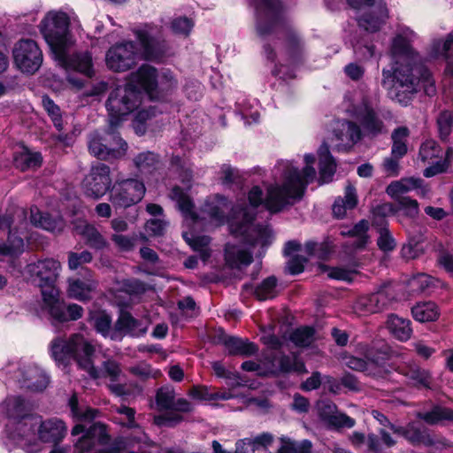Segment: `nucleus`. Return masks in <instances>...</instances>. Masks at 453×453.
I'll return each mask as SVG.
<instances>
[{
    "instance_id": "obj_41",
    "label": "nucleus",
    "mask_w": 453,
    "mask_h": 453,
    "mask_svg": "<svg viewBox=\"0 0 453 453\" xmlns=\"http://www.w3.org/2000/svg\"><path fill=\"white\" fill-rule=\"evenodd\" d=\"M173 200L178 203L179 210L185 217H190L192 220L198 219V216L193 211V203L187 193L179 187H174L170 194Z\"/></svg>"
},
{
    "instance_id": "obj_35",
    "label": "nucleus",
    "mask_w": 453,
    "mask_h": 453,
    "mask_svg": "<svg viewBox=\"0 0 453 453\" xmlns=\"http://www.w3.org/2000/svg\"><path fill=\"white\" fill-rule=\"evenodd\" d=\"M387 326L390 334L399 341L405 342L411 336L412 329L409 319L391 314L388 319Z\"/></svg>"
},
{
    "instance_id": "obj_38",
    "label": "nucleus",
    "mask_w": 453,
    "mask_h": 453,
    "mask_svg": "<svg viewBox=\"0 0 453 453\" xmlns=\"http://www.w3.org/2000/svg\"><path fill=\"white\" fill-rule=\"evenodd\" d=\"M422 180L419 178H403L399 180L390 183L387 188V193L394 199L405 197L403 194L418 188L421 186Z\"/></svg>"
},
{
    "instance_id": "obj_59",
    "label": "nucleus",
    "mask_w": 453,
    "mask_h": 453,
    "mask_svg": "<svg viewBox=\"0 0 453 453\" xmlns=\"http://www.w3.org/2000/svg\"><path fill=\"white\" fill-rule=\"evenodd\" d=\"M69 406L73 417L78 420H88L94 418L95 417L94 411L92 409H83L82 407L79 406L76 395H73L69 399Z\"/></svg>"
},
{
    "instance_id": "obj_23",
    "label": "nucleus",
    "mask_w": 453,
    "mask_h": 453,
    "mask_svg": "<svg viewBox=\"0 0 453 453\" xmlns=\"http://www.w3.org/2000/svg\"><path fill=\"white\" fill-rule=\"evenodd\" d=\"M66 434L65 423L58 418L42 421L38 428V437L42 442L57 444L65 438Z\"/></svg>"
},
{
    "instance_id": "obj_56",
    "label": "nucleus",
    "mask_w": 453,
    "mask_h": 453,
    "mask_svg": "<svg viewBox=\"0 0 453 453\" xmlns=\"http://www.w3.org/2000/svg\"><path fill=\"white\" fill-rule=\"evenodd\" d=\"M396 212L395 204L385 203L378 204L372 210L373 223L380 226H386L384 218Z\"/></svg>"
},
{
    "instance_id": "obj_48",
    "label": "nucleus",
    "mask_w": 453,
    "mask_h": 453,
    "mask_svg": "<svg viewBox=\"0 0 453 453\" xmlns=\"http://www.w3.org/2000/svg\"><path fill=\"white\" fill-rule=\"evenodd\" d=\"M277 280L271 276L264 280L255 289V295L259 300L271 299L277 295Z\"/></svg>"
},
{
    "instance_id": "obj_50",
    "label": "nucleus",
    "mask_w": 453,
    "mask_h": 453,
    "mask_svg": "<svg viewBox=\"0 0 453 453\" xmlns=\"http://www.w3.org/2000/svg\"><path fill=\"white\" fill-rule=\"evenodd\" d=\"M42 104L45 111L48 112L49 116L51 118V120L55 127L58 131L63 130L64 125L61 117L60 108L48 96H43L42 97Z\"/></svg>"
},
{
    "instance_id": "obj_40",
    "label": "nucleus",
    "mask_w": 453,
    "mask_h": 453,
    "mask_svg": "<svg viewBox=\"0 0 453 453\" xmlns=\"http://www.w3.org/2000/svg\"><path fill=\"white\" fill-rule=\"evenodd\" d=\"M134 164L140 173L147 175L158 169L160 161L155 153L145 151L134 157Z\"/></svg>"
},
{
    "instance_id": "obj_17",
    "label": "nucleus",
    "mask_w": 453,
    "mask_h": 453,
    "mask_svg": "<svg viewBox=\"0 0 453 453\" xmlns=\"http://www.w3.org/2000/svg\"><path fill=\"white\" fill-rule=\"evenodd\" d=\"M393 299V295L388 287H382L378 291L360 296L354 306L359 315H367L380 312L388 307Z\"/></svg>"
},
{
    "instance_id": "obj_63",
    "label": "nucleus",
    "mask_w": 453,
    "mask_h": 453,
    "mask_svg": "<svg viewBox=\"0 0 453 453\" xmlns=\"http://www.w3.org/2000/svg\"><path fill=\"white\" fill-rule=\"evenodd\" d=\"M329 425L335 427H347L351 428L355 426V419L347 416L344 413L334 412L333 415L327 417Z\"/></svg>"
},
{
    "instance_id": "obj_8",
    "label": "nucleus",
    "mask_w": 453,
    "mask_h": 453,
    "mask_svg": "<svg viewBox=\"0 0 453 453\" xmlns=\"http://www.w3.org/2000/svg\"><path fill=\"white\" fill-rule=\"evenodd\" d=\"M141 97L142 88L137 82L132 81V74L125 86L118 87L111 92L106 102L111 129L117 127L125 116L138 107Z\"/></svg>"
},
{
    "instance_id": "obj_32",
    "label": "nucleus",
    "mask_w": 453,
    "mask_h": 453,
    "mask_svg": "<svg viewBox=\"0 0 453 453\" xmlns=\"http://www.w3.org/2000/svg\"><path fill=\"white\" fill-rule=\"evenodd\" d=\"M319 157V184L327 183L332 180L336 170L334 159L329 152V148L323 143L318 151Z\"/></svg>"
},
{
    "instance_id": "obj_33",
    "label": "nucleus",
    "mask_w": 453,
    "mask_h": 453,
    "mask_svg": "<svg viewBox=\"0 0 453 453\" xmlns=\"http://www.w3.org/2000/svg\"><path fill=\"white\" fill-rule=\"evenodd\" d=\"M368 229L369 222L365 219H362L350 229H342L341 234L342 236L348 235L352 237L354 241L351 242V246L354 250H360L365 248L369 242L370 237L367 234Z\"/></svg>"
},
{
    "instance_id": "obj_31",
    "label": "nucleus",
    "mask_w": 453,
    "mask_h": 453,
    "mask_svg": "<svg viewBox=\"0 0 453 453\" xmlns=\"http://www.w3.org/2000/svg\"><path fill=\"white\" fill-rule=\"evenodd\" d=\"M31 223L38 227L58 234L63 231L65 222L61 218L52 219L49 214L42 213L36 207H32L30 210Z\"/></svg>"
},
{
    "instance_id": "obj_9",
    "label": "nucleus",
    "mask_w": 453,
    "mask_h": 453,
    "mask_svg": "<svg viewBox=\"0 0 453 453\" xmlns=\"http://www.w3.org/2000/svg\"><path fill=\"white\" fill-rule=\"evenodd\" d=\"M88 150L102 160L116 159L126 154L127 143L113 130L107 132L104 137L95 132L89 136Z\"/></svg>"
},
{
    "instance_id": "obj_3",
    "label": "nucleus",
    "mask_w": 453,
    "mask_h": 453,
    "mask_svg": "<svg viewBox=\"0 0 453 453\" xmlns=\"http://www.w3.org/2000/svg\"><path fill=\"white\" fill-rule=\"evenodd\" d=\"M71 23L81 27L76 14L68 15L61 11H50L40 22L39 28L54 59L60 66L91 77L94 73L91 55L88 52L70 55V50L75 43L69 30Z\"/></svg>"
},
{
    "instance_id": "obj_45",
    "label": "nucleus",
    "mask_w": 453,
    "mask_h": 453,
    "mask_svg": "<svg viewBox=\"0 0 453 453\" xmlns=\"http://www.w3.org/2000/svg\"><path fill=\"white\" fill-rule=\"evenodd\" d=\"M417 416L430 425L442 420L453 421V411L441 406H435L430 411L418 412Z\"/></svg>"
},
{
    "instance_id": "obj_25",
    "label": "nucleus",
    "mask_w": 453,
    "mask_h": 453,
    "mask_svg": "<svg viewBox=\"0 0 453 453\" xmlns=\"http://www.w3.org/2000/svg\"><path fill=\"white\" fill-rule=\"evenodd\" d=\"M75 233L82 236L88 246L96 250H104L108 248V241L102 234L92 225L86 221L79 220L74 224Z\"/></svg>"
},
{
    "instance_id": "obj_21",
    "label": "nucleus",
    "mask_w": 453,
    "mask_h": 453,
    "mask_svg": "<svg viewBox=\"0 0 453 453\" xmlns=\"http://www.w3.org/2000/svg\"><path fill=\"white\" fill-rule=\"evenodd\" d=\"M230 205L226 197L217 195L214 198L206 201L202 209V219L209 220L215 225L225 222Z\"/></svg>"
},
{
    "instance_id": "obj_61",
    "label": "nucleus",
    "mask_w": 453,
    "mask_h": 453,
    "mask_svg": "<svg viewBox=\"0 0 453 453\" xmlns=\"http://www.w3.org/2000/svg\"><path fill=\"white\" fill-rule=\"evenodd\" d=\"M100 377L105 376L109 377L111 380L116 381L119 380L121 374V369L119 365L114 360H106L103 363V368L101 370H97Z\"/></svg>"
},
{
    "instance_id": "obj_44",
    "label": "nucleus",
    "mask_w": 453,
    "mask_h": 453,
    "mask_svg": "<svg viewBox=\"0 0 453 453\" xmlns=\"http://www.w3.org/2000/svg\"><path fill=\"white\" fill-rule=\"evenodd\" d=\"M410 131L405 127H400L395 129L391 138L393 142L391 153L395 157H403L407 153L406 141Z\"/></svg>"
},
{
    "instance_id": "obj_24",
    "label": "nucleus",
    "mask_w": 453,
    "mask_h": 453,
    "mask_svg": "<svg viewBox=\"0 0 453 453\" xmlns=\"http://www.w3.org/2000/svg\"><path fill=\"white\" fill-rule=\"evenodd\" d=\"M334 136L339 141V150L343 147H351L362 137L359 126L349 120H340L334 128Z\"/></svg>"
},
{
    "instance_id": "obj_12",
    "label": "nucleus",
    "mask_w": 453,
    "mask_h": 453,
    "mask_svg": "<svg viewBox=\"0 0 453 453\" xmlns=\"http://www.w3.org/2000/svg\"><path fill=\"white\" fill-rule=\"evenodd\" d=\"M14 62L23 73H35L42 65V53L30 39L20 40L13 50Z\"/></svg>"
},
{
    "instance_id": "obj_27",
    "label": "nucleus",
    "mask_w": 453,
    "mask_h": 453,
    "mask_svg": "<svg viewBox=\"0 0 453 453\" xmlns=\"http://www.w3.org/2000/svg\"><path fill=\"white\" fill-rule=\"evenodd\" d=\"M344 364L352 370L365 372L367 374L376 377L380 375L383 358H374L372 354H369L366 359L350 356L344 358Z\"/></svg>"
},
{
    "instance_id": "obj_11",
    "label": "nucleus",
    "mask_w": 453,
    "mask_h": 453,
    "mask_svg": "<svg viewBox=\"0 0 453 453\" xmlns=\"http://www.w3.org/2000/svg\"><path fill=\"white\" fill-rule=\"evenodd\" d=\"M442 150L434 140H426L421 144L418 157L424 163L430 164L424 170L425 177H433L447 170L448 160L453 156V149L447 150L444 159H442Z\"/></svg>"
},
{
    "instance_id": "obj_53",
    "label": "nucleus",
    "mask_w": 453,
    "mask_h": 453,
    "mask_svg": "<svg viewBox=\"0 0 453 453\" xmlns=\"http://www.w3.org/2000/svg\"><path fill=\"white\" fill-rule=\"evenodd\" d=\"M90 320L96 330L105 336L111 328V318L104 311H96L90 315Z\"/></svg>"
},
{
    "instance_id": "obj_14",
    "label": "nucleus",
    "mask_w": 453,
    "mask_h": 453,
    "mask_svg": "<svg viewBox=\"0 0 453 453\" xmlns=\"http://www.w3.org/2000/svg\"><path fill=\"white\" fill-rule=\"evenodd\" d=\"M72 342L73 349V360L85 370L92 378L100 376L97 369L94 366L93 358L96 353V344L93 341L86 338L81 334H73Z\"/></svg>"
},
{
    "instance_id": "obj_36",
    "label": "nucleus",
    "mask_w": 453,
    "mask_h": 453,
    "mask_svg": "<svg viewBox=\"0 0 453 453\" xmlns=\"http://www.w3.org/2000/svg\"><path fill=\"white\" fill-rule=\"evenodd\" d=\"M96 288V282L92 280H69L68 295L76 300L84 301L90 298V294Z\"/></svg>"
},
{
    "instance_id": "obj_42",
    "label": "nucleus",
    "mask_w": 453,
    "mask_h": 453,
    "mask_svg": "<svg viewBox=\"0 0 453 453\" xmlns=\"http://www.w3.org/2000/svg\"><path fill=\"white\" fill-rule=\"evenodd\" d=\"M414 319L419 322L434 321L439 317L437 305L433 302L420 303L411 310Z\"/></svg>"
},
{
    "instance_id": "obj_18",
    "label": "nucleus",
    "mask_w": 453,
    "mask_h": 453,
    "mask_svg": "<svg viewBox=\"0 0 453 453\" xmlns=\"http://www.w3.org/2000/svg\"><path fill=\"white\" fill-rule=\"evenodd\" d=\"M349 111L354 118L359 120L365 132L368 134L376 135L381 132L383 122L378 118L367 96H364L360 103L353 105Z\"/></svg>"
},
{
    "instance_id": "obj_22",
    "label": "nucleus",
    "mask_w": 453,
    "mask_h": 453,
    "mask_svg": "<svg viewBox=\"0 0 453 453\" xmlns=\"http://www.w3.org/2000/svg\"><path fill=\"white\" fill-rule=\"evenodd\" d=\"M136 36L147 58L157 59L165 53V42L156 36L152 28L139 29L136 31Z\"/></svg>"
},
{
    "instance_id": "obj_19",
    "label": "nucleus",
    "mask_w": 453,
    "mask_h": 453,
    "mask_svg": "<svg viewBox=\"0 0 453 453\" xmlns=\"http://www.w3.org/2000/svg\"><path fill=\"white\" fill-rule=\"evenodd\" d=\"M20 378L19 382L21 388H27L31 391H42L49 384V377L36 365H28L24 366L19 371Z\"/></svg>"
},
{
    "instance_id": "obj_30",
    "label": "nucleus",
    "mask_w": 453,
    "mask_h": 453,
    "mask_svg": "<svg viewBox=\"0 0 453 453\" xmlns=\"http://www.w3.org/2000/svg\"><path fill=\"white\" fill-rule=\"evenodd\" d=\"M402 373L408 379L409 383L418 388L433 389L434 378L428 370L418 365H411L402 369Z\"/></svg>"
},
{
    "instance_id": "obj_46",
    "label": "nucleus",
    "mask_w": 453,
    "mask_h": 453,
    "mask_svg": "<svg viewBox=\"0 0 453 453\" xmlns=\"http://www.w3.org/2000/svg\"><path fill=\"white\" fill-rule=\"evenodd\" d=\"M17 229L10 230L7 243H0V256H13L20 253L24 248L23 239L16 236Z\"/></svg>"
},
{
    "instance_id": "obj_16",
    "label": "nucleus",
    "mask_w": 453,
    "mask_h": 453,
    "mask_svg": "<svg viewBox=\"0 0 453 453\" xmlns=\"http://www.w3.org/2000/svg\"><path fill=\"white\" fill-rule=\"evenodd\" d=\"M83 434L82 436L74 444L75 453H85L91 450L96 442L106 444L109 441L106 426L101 423L93 424L88 429L85 430L83 425L74 426L71 431L73 436Z\"/></svg>"
},
{
    "instance_id": "obj_54",
    "label": "nucleus",
    "mask_w": 453,
    "mask_h": 453,
    "mask_svg": "<svg viewBox=\"0 0 453 453\" xmlns=\"http://www.w3.org/2000/svg\"><path fill=\"white\" fill-rule=\"evenodd\" d=\"M175 392L173 388L164 387L157 390L156 395L157 405L159 410H170L174 403Z\"/></svg>"
},
{
    "instance_id": "obj_10",
    "label": "nucleus",
    "mask_w": 453,
    "mask_h": 453,
    "mask_svg": "<svg viewBox=\"0 0 453 453\" xmlns=\"http://www.w3.org/2000/svg\"><path fill=\"white\" fill-rule=\"evenodd\" d=\"M146 188L142 181L127 179L117 181L111 190V202L115 207L127 208L140 202Z\"/></svg>"
},
{
    "instance_id": "obj_13",
    "label": "nucleus",
    "mask_w": 453,
    "mask_h": 453,
    "mask_svg": "<svg viewBox=\"0 0 453 453\" xmlns=\"http://www.w3.org/2000/svg\"><path fill=\"white\" fill-rule=\"evenodd\" d=\"M110 173V167L105 164L98 163L93 165L82 182L84 194L94 199L104 196L111 185Z\"/></svg>"
},
{
    "instance_id": "obj_39",
    "label": "nucleus",
    "mask_w": 453,
    "mask_h": 453,
    "mask_svg": "<svg viewBox=\"0 0 453 453\" xmlns=\"http://www.w3.org/2000/svg\"><path fill=\"white\" fill-rule=\"evenodd\" d=\"M226 264L231 267L247 266L252 262V254L234 245L226 244L225 249Z\"/></svg>"
},
{
    "instance_id": "obj_7",
    "label": "nucleus",
    "mask_w": 453,
    "mask_h": 453,
    "mask_svg": "<svg viewBox=\"0 0 453 453\" xmlns=\"http://www.w3.org/2000/svg\"><path fill=\"white\" fill-rule=\"evenodd\" d=\"M132 81L137 82L151 99L164 98L178 88V80L172 71L162 69L157 72L149 65H142L132 73Z\"/></svg>"
},
{
    "instance_id": "obj_6",
    "label": "nucleus",
    "mask_w": 453,
    "mask_h": 453,
    "mask_svg": "<svg viewBox=\"0 0 453 453\" xmlns=\"http://www.w3.org/2000/svg\"><path fill=\"white\" fill-rule=\"evenodd\" d=\"M5 411L10 418L6 425V434L9 442L20 447L27 453H35L40 450L36 442H31L30 436L34 434L31 427L34 418L27 414L29 408L27 403L19 396H9L0 406V412Z\"/></svg>"
},
{
    "instance_id": "obj_1",
    "label": "nucleus",
    "mask_w": 453,
    "mask_h": 453,
    "mask_svg": "<svg viewBox=\"0 0 453 453\" xmlns=\"http://www.w3.org/2000/svg\"><path fill=\"white\" fill-rule=\"evenodd\" d=\"M304 160L306 166L302 173L291 162L279 161L274 167L273 174L275 178L280 177L282 180L281 183L270 185L265 199L262 189L257 186L253 187L248 197L250 205L237 204L232 208L229 227L234 235L243 236L245 243L252 247L259 245L265 248L272 242L273 234L268 226L251 224L255 210L264 203L270 212L275 213L299 201L303 196L306 186L316 177V171L312 166L315 157L306 154Z\"/></svg>"
},
{
    "instance_id": "obj_34",
    "label": "nucleus",
    "mask_w": 453,
    "mask_h": 453,
    "mask_svg": "<svg viewBox=\"0 0 453 453\" xmlns=\"http://www.w3.org/2000/svg\"><path fill=\"white\" fill-rule=\"evenodd\" d=\"M357 203L356 188L350 183L345 188L344 198H337L333 204V214L338 219L345 216L347 210H351Z\"/></svg>"
},
{
    "instance_id": "obj_55",
    "label": "nucleus",
    "mask_w": 453,
    "mask_h": 453,
    "mask_svg": "<svg viewBox=\"0 0 453 453\" xmlns=\"http://www.w3.org/2000/svg\"><path fill=\"white\" fill-rule=\"evenodd\" d=\"M439 135L441 140H446L453 127V113L449 111L441 112L437 119Z\"/></svg>"
},
{
    "instance_id": "obj_28",
    "label": "nucleus",
    "mask_w": 453,
    "mask_h": 453,
    "mask_svg": "<svg viewBox=\"0 0 453 453\" xmlns=\"http://www.w3.org/2000/svg\"><path fill=\"white\" fill-rule=\"evenodd\" d=\"M73 351L72 335L68 339L58 336L50 343V356L58 365H66L73 360Z\"/></svg>"
},
{
    "instance_id": "obj_51",
    "label": "nucleus",
    "mask_w": 453,
    "mask_h": 453,
    "mask_svg": "<svg viewBox=\"0 0 453 453\" xmlns=\"http://www.w3.org/2000/svg\"><path fill=\"white\" fill-rule=\"evenodd\" d=\"M314 334L315 331L311 327H300L292 333L290 340L296 346L306 347L314 341Z\"/></svg>"
},
{
    "instance_id": "obj_2",
    "label": "nucleus",
    "mask_w": 453,
    "mask_h": 453,
    "mask_svg": "<svg viewBox=\"0 0 453 453\" xmlns=\"http://www.w3.org/2000/svg\"><path fill=\"white\" fill-rule=\"evenodd\" d=\"M417 39L414 31L406 27L397 29L390 52L395 59L393 71L382 70V84L388 89L392 100L407 106L423 88L431 96L435 94L434 81L422 58L411 43Z\"/></svg>"
},
{
    "instance_id": "obj_52",
    "label": "nucleus",
    "mask_w": 453,
    "mask_h": 453,
    "mask_svg": "<svg viewBox=\"0 0 453 453\" xmlns=\"http://www.w3.org/2000/svg\"><path fill=\"white\" fill-rule=\"evenodd\" d=\"M129 372L139 378L140 380H145L150 378L156 379L161 375L159 370L153 369L150 365L141 362L129 368Z\"/></svg>"
},
{
    "instance_id": "obj_5",
    "label": "nucleus",
    "mask_w": 453,
    "mask_h": 453,
    "mask_svg": "<svg viewBox=\"0 0 453 453\" xmlns=\"http://www.w3.org/2000/svg\"><path fill=\"white\" fill-rule=\"evenodd\" d=\"M61 265L58 260L46 258L29 264L26 273L29 280L41 289V310L51 323L77 320L83 316V308L76 303L66 304L56 286Z\"/></svg>"
},
{
    "instance_id": "obj_43",
    "label": "nucleus",
    "mask_w": 453,
    "mask_h": 453,
    "mask_svg": "<svg viewBox=\"0 0 453 453\" xmlns=\"http://www.w3.org/2000/svg\"><path fill=\"white\" fill-rule=\"evenodd\" d=\"M14 163L16 167L21 171L34 169L41 165L42 156L38 152H31L28 150L24 149L15 156Z\"/></svg>"
},
{
    "instance_id": "obj_60",
    "label": "nucleus",
    "mask_w": 453,
    "mask_h": 453,
    "mask_svg": "<svg viewBox=\"0 0 453 453\" xmlns=\"http://www.w3.org/2000/svg\"><path fill=\"white\" fill-rule=\"evenodd\" d=\"M379 234L377 244L381 250L387 252L391 251L395 248V239L392 237L386 226L379 228Z\"/></svg>"
},
{
    "instance_id": "obj_20",
    "label": "nucleus",
    "mask_w": 453,
    "mask_h": 453,
    "mask_svg": "<svg viewBox=\"0 0 453 453\" xmlns=\"http://www.w3.org/2000/svg\"><path fill=\"white\" fill-rule=\"evenodd\" d=\"M372 10L358 19V25L365 30L374 33L380 29L388 19L387 5L382 1L374 3Z\"/></svg>"
},
{
    "instance_id": "obj_15",
    "label": "nucleus",
    "mask_w": 453,
    "mask_h": 453,
    "mask_svg": "<svg viewBox=\"0 0 453 453\" xmlns=\"http://www.w3.org/2000/svg\"><path fill=\"white\" fill-rule=\"evenodd\" d=\"M137 50L133 42H126L112 46L106 53L107 66L114 72H125L136 63Z\"/></svg>"
},
{
    "instance_id": "obj_37",
    "label": "nucleus",
    "mask_w": 453,
    "mask_h": 453,
    "mask_svg": "<svg viewBox=\"0 0 453 453\" xmlns=\"http://www.w3.org/2000/svg\"><path fill=\"white\" fill-rule=\"evenodd\" d=\"M117 326L119 330L135 337L143 335L148 330L147 322L138 320L129 313H123L119 319Z\"/></svg>"
},
{
    "instance_id": "obj_4",
    "label": "nucleus",
    "mask_w": 453,
    "mask_h": 453,
    "mask_svg": "<svg viewBox=\"0 0 453 453\" xmlns=\"http://www.w3.org/2000/svg\"><path fill=\"white\" fill-rule=\"evenodd\" d=\"M249 3L256 11L257 34L264 37L275 33L282 41L279 58L270 44L264 46L266 58L280 65L281 61L291 65L298 62L304 50L303 42L296 29L283 22L280 0H249Z\"/></svg>"
},
{
    "instance_id": "obj_64",
    "label": "nucleus",
    "mask_w": 453,
    "mask_h": 453,
    "mask_svg": "<svg viewBox=\"0 0 453 453\" xmlns=\"http://www.w3.org/2000/svg\"><path fill=\"white\" fill-rule=\"evenodd\" d=\"M273 441V436L269 433H263L254 439L250 438V441L248 442L250 447H253L254 451L259 450L261 449H266L268 446L272 444Z\"/></svg>"
},
{
    "instance_id": "obj_57",
    "label": "nucleus",
    "mask_w": 453,
    "mask_h": 453,
    "mask_svg": "<svg viewBox=\"0 0 453 453\" xmlns=\"http://www.w3.org/2000/svg\"><path fill=\"white\" fill-rule=\"evenodd\" d=\"M92 259L93 256L88 250L80 253L71 251L68 253V267L70 270H77L84 265L89 264Z\"/></svg>"
},
{
    "instance_id": "obj_49",
    "label": "nucleus",
    "mask_w": 453,
    "mask_h": 453,
    "mask_svg": "<svg viewBox=\"0 0 453 453\" xmlns=\"http://www.w3.org/2000/svg\"><path fill=\"white\" fill-rule=\"evenodd\" d=\"M183 237L193 250L200 252L201 258L203 261L210 257L211 252L208 250L210 238L208 236L203 235L189 238L188 234L185 233L183 234Z\"/></svg>"
},
{
    "instance_id": "obj_26",
    "label": "nucleus",
    "mask_w": 453,
    "mask_h": 453,
    "mask_svg": "<svg viewBox=\"0 0 453 453\" xmlns=\"http://www.w3.org/2000/svg\"><path fill=\"white\" fill-rule=\"evenodd\" d=\"M271 373H304L307 372L303 362L296 355H280L273 360Z\"/></svg>"
},
{
    "instance_id": "obj_29",
    "label": "nucleus",
    "mask_w": 453,
    "mask_h": 453,
    "mask_svg": "<svg viewBox=\"0 0 453 453\" xmlns=\"http://www.w3.org/2000/svg\"><path fill=\"white\" fill-rule=\"evenodd\" d=\"M220 341L230 355L249 357L256 354L258 349L257 345L247 339L223 335Z\"/></svg>"
},
{
    "instance_id": "obj_62",
    "label": "nucleus",
    "mask_w": 453,
    "mask_h": 453,
    "mask_svg": "<svg viewBox=\"0 0 453 453\" xmlns=\"http://www.w3.org/2000/svg\"><path fill=\"white\" fill-rule=\"evenodd\" d=\"M194 26L193 21L187 17H178L173 19L171 29L174 34L181 35H188Z\"/></svg>"
},
{
    "instance_id": "obj_47",
    "label": "nucleus",
    "mask_w": 453,
    "mask_h": 453,
    "mask_svg": "<svg viewBox=\"0 0 453 453\" xmlns=\"http://www.w3.org/2000/svg\"><path fill=\"white\" fill-rule=\"evenodd\" d=\"M405 439L412 444L431 445L434 441L424 427H417L413 425L408 426V433L405 434Z\"/></svg>"
},
{
    "instance_id": "obj_58",
    "label": "nucleus",
    "mask_w": 453,
    "mask_h": 453,
    "mask_svg": "<svg viewBox=\"0 0 453 453\" xmlns=\"http://www.w3.org/2000/svg\"><path fill=\"white\" fill-rule=\"evenodd\" d=\"M395 200L396 202V212L403 211L405 215L411 218L418 214L419 210L417 200L411 199L410 197H398V199Z\"/></svg>"
}]
</instances>
